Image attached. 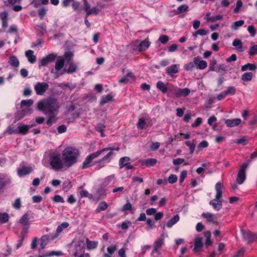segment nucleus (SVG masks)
<instances>
[{
	"mask_svg": "<svg viewBox=\"0 0 257 257\" xmlns=\"http://www.w3.org/2000/svg\"><path fill=\"white\" fill-rule=\"evenodd\" d=\"M34 103V100L32 99L28 100H22L21 102V108H23L24 106H30Z\"/></svg>",
	"mask_w": 257,
	"mask_h": 257,
	"instance_id": "nucleus-39",
	"label": "nucleus"
},
{
	"mask_svg": "<svg viewBox=\"0 0 257 257\" xmlns=\"http://www.w3.org/2000/svg\"><path fill=\"white\" fill-rule=\"evenodd\" d=\"M116 249V245H111L107 248V251L108 253H104V257H111V255L115 251Z\"/></svg>",
	"mask_w": 257,
	"mask_h": 257,
	"instance_id": "nucleus-34",
	"label": "nucleus"
},
{
	"mask_svg": "<svg viewBox=\"0 0 257 257\" xmlns=\"http://www.w3.org/2000/svg\"><path fill=\"white\" fill-rule=\"evenodd\" d=\"M245 249L242 247L239 249L237 252L233 255V257H242L243 255Z\"/></svg>",
	"mask_w": 257,
	"mask_h": 257,
	"instance_id": "nucleus-60",
	"label": "nucleus"
},
{
	"mask_svg": "<svg viewBox=\"0 0 257 257\" xmlns=\"http://www.w3.org/2000/svg\"><path fill=\"white\" fill-rule=\"evenodd\" d=\"M157 162V160L156 159L150 158L146 160H144L142 161V164L143 165H146L147 167L154 166Z\"/></svg>",
	"mask_w": 257,
	"mask_h": 257,
	"instance_id": "nucleus-26",
	"label": "nucleus"
},
{
	"mask_svg": "<svg viewBox=\"0 0 257 257\" xmlns=\"http://www.w3.org/2000/svg\"><path fill=\"white\" fill-rule=\"evenodd\" d=\"M119 150V148H118V147H117L115 149L114 148H112V147H107V148H103L102 150L97 151L93 153H91L86 158L85 161H84V162L82 164V168L86 169V168H88L89 167H90L91 166L90 164L92 162V160L93 159L98 157L103 152L108 151H112V150L118 151Z\"/></svg>",
	"mask_w": 257,
	"mask_h": 257,
	"instance_id": "nucleus-4",
	"label": "nucleus"
},
{
	"mask_svg": "<svg viewBox=\"0 0 257 257\" xmlns=\"http://www.w3.org/2000/svg\"><path fill=\"white\" fill-rule=\"evenodd\" d=\"M113 97L111 93L108 94L106 95L103 96L101 97L100 103L101 105H103L110 101Z\"/></svg>",
	"mask_w": 257,
	"mask_h": 257,
	"instance_id": "nucleus-31",
	"label": "nucleus"
},
{
	"mask_svg": "<svg viewBox=\"0 0 257 257\" xmlns=\"http://www.w3.org/2000/svg\"><path fill=\"white\" fill-rule=\"evenodd\" d=\"M244 23L243 20L235 21L231 26V28L233 30H237L239 27L242 26Z\"/></svg>",
	"mask_w": 257,
	"mask_h": 257,
	"instance_id": "nucleus-42",
	"label": "nucleus"
},
{
	"mask_svg": "<svg viewBox=\"0 0 257 257\" xmlns=\"http://www.w3.org/2000/svg\"><path fill=\"white\" fill-rule=\"evenodd\" d=\"M9 220V215L7 213H0V222L5 223Z\"/></svg>",
	"mask_w": 257,
	"mask_h": 257,
	"instance_id": "nucleus-45",
	"label": "nucleus"
},
{
	"mask_svg": "<svg viewBox=\"0 0 257 257\" xmlns=\"http://www.w3.org/2000/svg\"><path fill=\"white\" fill-rule=\"evenodd\" d=\"M188 10L189 7L187 5H182L175 11V13L176 14L178 15L187 12Z\"/></svg>",
	"mask_w": 257,
	"mask_h": 257,
	"instance_id": "nucleus-36",
	"label": "nucleus"
},
{
	"mask_svg": "<svg viewBox=\"0 0 257 257\" xmlns=\"http://www.w3.org/2000/svg\"><path fill=\"white\" fill-rule=\"evenodd\" d=\"M248 54L250 56H253L257 54V45L250 47L248 51Z\"/></svg>",
	"mask_w": 257,
	"mask_h": 257,
	"instance_id": "nucleus-50",
	"label": "nucleus"
},
{
	"mask_svg": "<svg viewBox=\"0 0 257 257\" xmlns=\"http://www.w3.org/2000/svg\"><path fill=\"white\" fill-rule=\"evenodd\" d=\"M245 172L246 170L239 168L236 177V182L238 184H241L244 181L246 178Z\"/></svg>",
	"mask_w": 257,
	"mask_h": 257,
	"instance_id": "nucleus-12",
	"label": "nucleus"
},
{
	"mask_svg": "<svg viewBox=\"0 0 257 257\" xmlns=\"http://www.w3.org/2000/svg\"><path fill=\"white\" fill-rule=\"evenodd\" d=\"M223 18V16L221 15H217L215 16H211L209 19L210 21L211 22H214L216 21L221 20Z\"/></svg>",
	"mask_w": 257,
	"mask_h": 257,
	"instance_id": "nucleus-61",
	"label": "nucleus"
},
{
	"mask_svg": "<svg viewBox=\"0 0 257 257\" xmlns=\"http://www.w3.org/2000/svg\"><path fill=\"white\" fill-rule=\"evenodd\" d=\"M242 6V3L240 0H238L236 2V7L233 10V12L235 14L238 13L240 10V8Z\"/></svg>",
	"mask_w": 257,
	"mask_h": 257,
	"instance_id": "nucleus-55",
	"label": "nucleus"
},
{
	"mask_svg": "<svg viewBox=\"0 0 257 257\" xmlns=\"http://www.w3.org/2000/svg\"><path fill=\"white\" fill-rule=\"evenodd\" d=\"M130 161V158L128 157H124L121 158L119 161V168L120 169H122V168L126 166V165L129 163Z\"/></svg>",
	"mask_w": 257,
	"mask_h": 257,
	"instance_id": "nucleus-32",
	"label": "nucleus"
},
{
	"mask_svg": "<svg viewBox=\"0 0 257 257\" xmlns=\"http://www.w3.org/2000/svg\"><path fill=\"white\" fill-rule=\"evenodd\" d=\"M202 122V119L201 117H197L195 121L192 124L193 127H197L199 126Z\"/></svg>",
	"mask_w": 257,
	"mask_h": 257,
	"instance_id": "nucleus-57",
	"label": "nucleus"
},
{
	"mask_svg": "<svg viewBox=\"0 0 257 257\" xmlns=\"http://www.w3.org/2000/svg\"><path fill=\"white\" fill-rule=\"evenodd\" d=\"M6 6H8L10 5H13L16 3L20 4L21 0H4Z\"/></svg>",
	"mask_w": 257,
	"mask_h": 257,
	"instance_id": "nucleus-51",
	"label": "nucleus"
},
{
	"mask_svg": "<svg viewBox=\"0 0 257 257\" xmlns=\"http://www.w3.org/2000/svg\"><path fill=\"white\" fill-rule=\"evenodd\" d=\"M37 108L45 113H53L54 111L58 110L59 103L56 98L50 97L47 99L39 101L38 103Z\"/></svg>",
	"mask_w": 257,
	"mask_h": 257,
	"instance_id": "nucleus-2",
	"label": "nucleus"
},
{
	"mask_svg": "<svg viewBox=\"0 0 257 257\" xmlns=\"http://www.w3.org/2000/svg\"><path fill=\"white\" fill-rule=\"evenodd\" d=\"M187 175V172L186 170H184L181 172L180 176V179H179V182L180 184L182 183L185 179V178L186 177Z\"/></svg>",
	"mask_w": 257,
	"mask_h": 257,
	"instance_id": "nucleus-59",
	"label": "nucleus"
},
{
	"mask_svg": "<svg viewBox=\"0 0 257 257\" xmlns=\"http://www.w3.org/2000/svg\"><path fill=\"white\" fill-rule=\"evenodd\" d=\"M146 124V120L144 118H141L139 119L138 123H137V127L138 128L143 129L144 128Z\"/></svg>",
	"mask_w": 257,
	"mask_h": 257,
	"instance_id": "nucleus-48",
	"label": "nucleus"
},
{
	"mask_svg": "<svg viewBox=\"0 0 257 257\" xmlns=\"http://www.w3.org/2000/svg\"><path fill=\"white\" fill-rule=\"evenodd\" d=\"M241 122L240 118H234L233 119H227L225 120V123L228 127H233L237 126Z\"/></svg>",
	"mask_w": 257,
	"mask_h": 257,
	"instance_id": "nucleus-16",
	"label": "nucleus"
},
{
	"mask_svg": "<svg viewBox=\"0 0 257 257\" xmlns=\"http://www.w3.org/2000/svg\"><path fill=\"white\" fill-rule=\"evenodd\" d=\"M203 245V243L202 242V237H197L194 239V250L195 251H199L200 250V248H201Z\"/></svg>",
	"mask_w": 257,
	"mask_h": 257,
	"instance_id": "nucleus-18",
	"label": "nucleus"
},
{
	"mask_svg": "<svg viewBox=\"0 0 257 257\" xmlns=\"http://www.w3.org/2000/svg\"><path fill=\"white\" fill-rule=\"evenodd\" d=\"M150 45V42L147 40H145L141 42L140 44L138 46V49L139 52L143 51L148 49Z\"/></svg>",
	"mask_w": 257,
	"mask_h": 257,
	"instance_id": "nucleus-22",
	"label": "nucleus"
},
{
	"mask_svg": "<svg viewBox=\"0 0 257 257\" xmlns=\"http://www.w3.org/2000/svg\"><path fill=\"white\" fill-rule=\"evenodd\" d=\"M164 244V235H161L159 238H158L154 243V248L153 252H157L160 254V250L162 246Z\"/></svg>",
	"mask_w": 257,
	"mask_h": 257,
	"instance_id": "nucleus-7",
	"label": "nucleus"
},
{
	"mask_svg": "<svg viewBox=\"0 0 257 257\" xmlns=\"http://www.w3.org/2000/svg\"><path fill=\"white\" fill-rule=\"evenodd\" d=\"M33 171V168L31 166L21 165L18 169V174L20 176H24L28 175Z\"/></svg>",
	"mask_w": 257,
	"mask_h": 257,
	"instance_id": "nucleus-8",
	"label": "nucleus"
},
{
	"mask_svg": "<svg viewBox=\"0 0 257 257\" xmlns=\"http://www.w3.org/2000/svg\"><path fill=\"white\" fill-rule=\"evenodd\" d=\"M179 216L177 214L175 215L173 218L171 219L167 223V226L168 227H171L173 225L176 224L179 220Z\"/></svg>",
	"mask_w": 257,
	"mask_h": 257,
	"instance_id": "nucleus-37",
	"label": "nucleus"
},
{
	"mask_svg": "<svg viewBox=\"0 0 257 257\" xmlns=\"http://www.w3.org/2000/svg\"><path fill=\"white\" fill-rule=\"evenodd\" d=\"M198 63V56L194 58L193 62H189L187 63L185 66L184 68L186 70L190 71L191 70L195 65H197Z\"/></svg>",
	"mask_w": 257,
	"mask_h": 257,
	"instance_id": "nucleus-19",
	"label": "nucleus"
},
{
	"mask_svg": "<svg viewBox=\"0 0 257 257\" xmlns=\"http://www.w3.org/2000/svg\"><path fill=\"white\" fill-rule=\"evenodd\" d=\"M87 248L93 249L97 247L98 242L96 241H90L88 238L86 240Z\"/></svg>",
	"mask_w": 257,
	"mask_h": 257,
	"instance_id": "nucleus-30",
	"label": "nucleus"
},
{
	"mask_svg": "<svg viewBox=\"0 0 257 257\" xmlns=\"http://www.w3.org/2000/svg\"><path fill=\"white\" fill-rule=\"evenodd\" d=\"M100 11V9H99L96 7H93L91 9H90V11H89L87 12V16L92 15V14L97 15L99 13Z\"/></svg>",
	"mask_w": 257,
	"mask_h": 257,
	"instance_id": "nucleus-52",
	"label": "nucleus"
},
{
	"mask_svg": "<svg viewBox=\"0 0 257 257\" xmlns=\"http://www.w3.org/2000/svg\"><path fill=\"white\" fill-rule=\"evenodd\" d=\"M177 176L176 175L172 174L168 178V181L170 183L173 184L177 182Z\"/></svg>",
	"mask_w": 257,
	"mask_h": 257,
	"instance_id": "nucleus-58",
	"label": "nucleus"
},
{
	"mask_svg": "<svg viewBox=\"0 0 257 257\" xmlns=\"http://www.w3.org/2000/svg\"><path fill=\"white\" fill-rule=\"evenodd\" d=\"M79 155V151L78 149L72 147L66 148L62 153L65 167L69 168L75 164Z\"/></svg>",
	"mask_w": 257,
	"mask_h": 257,
	"instance_id": "nucleus-1",
	"label": "nucleus"
},
{
	"mask_svg": "<svg viewBox=\"0 0 257 257\" xmlns=\"http://www.w3.org/2000/svg\"><path fill=\"white\" fill-rule=\"evenodd\" d=\"M49 85L46 82H38L34 86V89L37 95H42L48 89Z\"/></svg>",
	"mask_w": 257,
	"mask_h": 257,
	"instance_id": "nucleus-6",
	"label": "nucleus"
},
{
	"mask_svg": "<svg viewBox=\"0 0 257 257\" xmlns=\"http://www.w3.org/2000/svg\"><path fill=\"white\" fill-rule=\"evenodd\" d=\"M56 56L53 54H50L44 57L40 61V66H46L49 63L55 61Z\"/></svg>",
	"mask_w": 257,
	"mask_h": 257,
	"instance_id": "nucleus-13",
	"label": "nucleus"
},
{
	"mask_svg": "<svg viewBox=\"0 0 257 257\" xmlns=\"http://www.w3.org/2000/svg\"><path fill=\"white\" fill-rule=\"evenodd\" d=\"M201 216L204 218H205L207 220V221L211 222V223H215V220L214 219V215L209 212L207 213H203L201 215Z\"/></svg>",
	"mask_w": 257,
	"mask_h": 257,
	"instance_id": "nucleus-33",
	"label": "nucleus"
},
{
	"mask_svg": "<svg viewBox=\"0 0 257 257\" xmlns=\"http://www.w3.org/2000/svg\"><path fill=\"white\" fill-rule=\"evenodd\" d=\"M256 69V66L254 64L247 63L241 67V70L242 71H245L248 69L250 70H255Z\"/></svg>",
	"mask_w": 257,
	"mask_h": 257,
	"instance_id": "nucleus-38",
	"label": "nucleus"
},
{
	"mask_svg": "<svg viewBox=\"0 0 257 257\" xmlns=\"http://www.w3.org/2000/svg\"><path fill=\"white\" fill-rule=\"evenodd\" d=\"M69 66L67 69H65L63 73H60V75L64 74L65 72L67 73H72L76 71L77 69V66L73 62H70L68 64Z\"/></svg>",
	"mask_w": 257,
	"mask_h": 257,
	"instance_id": "nucleus-23",
	"label": "nucleus"
},
{
	"mask_svg": "<svg viewBox=\"0 0 257 257\" xmlns=\"http://www.w3.org/2000/svg\"><path fill=\"white\" fill-rule=\"evenodd\" d=\"M32 128V126H28V125L24 124H20L18 127L16 129L15 134H21L23 135H26L28 133L29 129Z\"/></svg>",
	"mask_w": 257,
	"mask_h": 257,
	"instance_id": "nucleus-9",
	"label": "nucleus"
},
{
	"mask_svg": "<svg viewBox=\"0 0 257 257\" xmlns=\"http://www.w3.org/2000/svg\"><path fill=\"white\" fill-rule=\"evenodd\" d=\"M222 189L223 186L221 183L217 182L215 185V190L216 191L215 198L211 200L209 202V204L212 205L213 208L217 211L220 210L222 206V201L220 200L222 197Z\"/></svg>",
	"mask_w": 257,
	"mask_h": 257,
	"instance_id": "nucleus-5",
	"label": "nucleus"
},
{
	"mask_svg": "<svg viewBox=\"0 0 257 257\" xmlns=\"http://www.w3.org/2000/svg\"><path fill=\"white\" fill-rule=\"evenodd\" d=\"M232 45L236 47V50L240 52L244 51V49L242 47V43L241 41L238 39H236L233 40L232 42Z\"/></svg>",
	"mask_w": 257,
	"mask_h": 257,
	"instance_id": "nucleus-25",
	"label": "nucleus"
},
{
	"mask_svg": "<svg viewBox=\"0 0 257 257\" xmlns=\"http://www.w3.org/2000/svg\"><path fill=\"white\" fill-rule=\"evenodd\" d=\"M62 254L61 251H51L49 252L46 253L44 255L40 256L39 257H49L53 255L59 256Z\"/></svg>",
	"mask_w": 257,
	"mask_h": 257,
	"instance_id": "nucleus-43",
	"label": "nucleus"
},
{
	"mask_svg": "<svg viewBox=\"0 0 257 257\" xmlns=\"http://www.w3.org/2000/svg\"><path fill=\"white\" fill-rule=\"evenodd\" d=\"M190 93V90L187 88L181 89L180 88L175 89V97H185L188 96Z\"/></svg>",
	"mask_w": 257,
	"mask_h": 257,
	"instance_id": "nucleus-10",
	"label": "nucleus"
},
{
	"mask_svg": "<svg viewBox=\"0 0 257 257\" xmlns=\"http://www.w3.org/2000/svg\"><path fill=\"white\" fill-rule=\"evenodd\" d=\"M247 31L250 34V36L253 37L256 34V30L252 25L248 26Z\"/></svg>",
	"mask_w": 257,
	"mask_h": 257,
	"instance_id": "nucleus-56",
	"label": "nucleus"
},
{
	"mask_svg": "<svg viewBox=\"0 0 257 257\" xmlns=\"http://www.w3.org/2000/svg\"><path fill=\"white\" fill-rule=\"evenodd\" d=\"M169 37L167 35H162L159 40L162 44H165L169 41Z\"/></svg>",
	"mask_w": 257,
	"mask_h": 257,
	"instance_id": "nucleus-64",
	"label": "nucleus"
},
{
	"mask_svg": "<svg viewBox=\"0 0 257 257\" xmlns=\"http://www.w3.org/2000/svg\"><path fill=\"white\" fill-rule=\"evenodd\" d=\"M13 207L16 209H20L21 207V202L20 198H17L15 200L13 204Z\"/></svg>",
	"mask_w": 257,
	"mask_h": 257,
	"instance_id": "nucleus-62",
	"label": "nucleus"
},
{
	"mask_svg": "<svg viewBox=\"0 0 257 257\" xmlns=\"http://www.w3.org/2000/svg\"><path fill=\"white\" fill-rule=\"evenodd\" d=\"M49 163L51 168L55 171H60L65 167L62 156L58 152L51 153L49 156Z\"/></svg>",
	"mask_w": 257,
	"mask_h": 257,
	"instance_id": "nucleus-3",
	"label": "nucleus"
},
{
	"mask_svg": "<svg viewBox=\"0 0 257 257\" xmlns=\"http://www.w3.org/2000/svg\"><path fill=\"white\" fill-rule=\"evenodd\" d=\"M178 72V65L176 64L172 65L166 69V73L170 76L173 74Z\"/></svg>",
	"mask_w": 257,
	"mask_h": 257,
	"instance_id": "nucleus-24",
	"label": "nucleus"
},
{
	"mask_svg": "<svg viewBox=\"0 0 257 257\" xmlns=\"http://www.w3.org/2000/svg\"><path fill=\"white\" fill-rule=\"evenodd\" d=\"M113 155L114 153L112 152H109L106 155H105L103 157H102L96 163L100 165L105 163H108L110 162Z\"/></svg>",
	"mask_w": 257,
	"mask_h": 257,
	"instance_id": "nucleus-15",
	"label": "nucleus"
},
{
	"mask_svg": "<svg viewBox=\"0 0 257 257\" xmlns=\"http://www.w3.org/2000/svg\"><path fill=\"white\" fill-rule=\"evenodd\" d=\"M25 55L28 58V61L31 63H34L36 61V57L34 55L33 51L31 50H27L25 52Z\"/></svg>",
	"mask_w": 257,
	"mask_h": 257,
	"instance_id": "nucleus-21",
	"label": "nucleus"
},
{
	"mask_svg": "<svg viewBox=\"0 0 257 257\" xmlns=\"http://www.w3.org/2000/svg\"><path fill=\"white\" fill-rule=\"evenodd\" d=\"M197 66L200 69H204L207 67V63L204 60H200L199 58L198 57V63Z\"/></svg>",
	"mask_w": 257,
	"mask_h": 257,
	"instance_id": "nucleus-46",
	"label": "nucleus"
},
{
	"mask_svg": "<svg viewBox=\"0 0 257 257\" xmlns=\"http://www.w3.org/2000/svg\"><path fill=\"white\" fill-rule=\"evenodd\" d=\"M73 54L71 52H65L63 57H60L61 58L64 59V62H65L67 64L73 62Z\"/></svg>",
	"mask_w": 257,
	"mask_h": 257,
	"instance_id": "nucleus-28",
	"label": "nucleus"
},
{
	"mask_svg": "<svg viewBox=\"0 0 257 257\" xmlns=\"http://www.w3.org/2000/svg\"><path fill=\"white\" fill-rule=\"evenodd\" d=\"M6 184V181L4 176L0 174V194L3 192V190Z\"/></svg>",
	"mask_w": 257,
	"mask_h": 257,
	"instance_id": "nucleus-40",
	"label": "nucleus"
},
{
	"mask_svg": "<svg viewBox=\"0 0 257 257\" xmlns=\"http://www.w3.org/2000/svg\"><path fill=\"white\" fill-rule=\"evenodd\" d=\"M226 93V95H234L236 93V88L234 87L230 86L226 90L224 91Z\"/></svg>",
	"mask_w": 257,
	"mask_h": 257,
	"instance_id": "nucleus-49",
	"label": "nucleus"
},
{
	"mask_svg": "<svg viewBox=\"0 0 257 257\" xmlns=\"http://www.w3.org/2000/svg\"><path fill=\"white\" fill-rule=\"evenodd\" d=\"M243 237L244 239L247 241L248 243H251L255 238H257V234L251 232H244Z\"/></svg>",
	"mask_w": 257,
	"mask_h": 257,
	"instance_id": "nucleus-14",
	"label": "nucleus"
},
{
	"mask_svg": "<svg viewBox=\"0 0 257 257\" xmlns=\"http://www.w3.org/2000/svg\"><path fill=\"white\" fill-rule=\"evenodd\" d=\"M64 66V60L60 57L57 60L55 69L57 71L60 70Z\"/></svg>",
	"mask_w": 257,
	"mask_h": 257,
	"instance_id": "nucleus-35",
	"label": "nucleus"
},
{
	"mask_svg": "<svg viewBox=\"0 0 257 257\" xmlns=\"http://www.w3.org/2000/svg\"><path fill=\"white\" fill-rule=\"evenodd\" d=\"M9 63L14 68H18L20 65V62L18 58L14 55L11 56L9 57Z\"/></svg>",
	"mask_w": 257,
	"mask_h": 257,
	"instance_id": "nucleus-20",
	"label": "nucleus"
},
{
	"mask_svg": "<svg viewBox=\"0 0 257 257\" xmlns=\"http://www.w3.org/2000/svg\"><path fill=\"white\" fill-rule=\"evenodd\" d=\"M80 195L81 197H89L91 198L92 195L88 193V192L85 190H83L80 192Z\"/></svg>",
	"mask_w": 257,
	"mask_h": 257,
	"instance_id": "nucleus-63",
	"label": "nucleus"
},
{
	"mask_svg": "<svg viewBox=\"0 0 257 257\" xmlns=\"http://www.w3.org/2000/svg\"><path fill=\"white\" fill-rule=\"evenodd\" d=\"M53 201L55 202H61L64 203L65 201L64 199L59 195H56L53 198Z\"/></svg>",
	"mask_w": 257,
	"mask_h": 257,
	"instance_id": "nucleus-54",
	"label": "nucleus"
},
{
	"mask_svg": "<svg viewBox=\"0 0 257 257\" xmlns=\"http://www.w3.org/2000/svg\"><path fill=\"white\" fill-rule=\"evenodd\" d=\"M157 88L158 90L161 91L163 93L167 92L168 89L164 82L161 81H159L156 84Z\"/></svg>",
	"mask_w": 257,
	"mask_h": 257,
	"instance_id": "nucleus-27",
	"label": "nucleus"
},
{
	"mask_svg": "<svg viewBox=\"0 0 257 257\" xmlns=\"http://www.w3.org/2000/svg\"><path fill=\"white\" fill-rule=\"evenodd\" d=\"M168 90L167 92H168V95H170L173 96V97H175V89L176 88H178V87H174V86H168Z\"/></svg>",
	"mask_w": 257,
	"mask_h": 257,
	"instance_id": "nucleus-53",
	"label": "nucleus"
},
{
	"mask_svg": "<svg viewBox=\"0 0 257 257\" xmlns=\"http://www.w3.org/2000/svg\"><path fill=\"white\" fill-rule=\"evenodd\" d=\"M51 235H54V234L51 233L50 234L43 235L41 237L40 246L42 249H44L48 243L50 239H51Z\"/></svg>",
	"mask_w": 257,
	"mask_h": 257,
	"instance_id": "nucleus-17",
	"label": "nucleus"
},
{
	"mask_svg": "<svg viewBox=\"0 0 257 257\" xmlns=\"http://www.w3.org/2000/svg\"><path fill=\"white\" fill-rule=\"evenodd\" d=\"M69 225V224L67 222H64L59 225L57 229L56 232L54 235H51V239L54 240L58 237L59 234L63 231L64 229L67 228Z\"/></svg>",
	"mask_w": 257,
	"mask_h": 257,
	"instance_id": "nucleus-11",
	"label": "nucleus"
},
{
	"mask_svg": "<svg viewBox=\"0 0 257 257\" xmlns=\"http://www.w3.org/2000/svg\"><path fill=\"white\" fill-rule=\"evenodd\" d=\"M29 217L27 213L24 214L19 220V223L23 226H26L29 225Z\"/></svg>",
	"mask_w": 257,
	"mask_h": 257,
	"instance_id": "nucleus-29",
	"label": "nucleus"
},
{
	"mask_svg": "<svg viewBox=\"0 0 257 257\" xmlns=\"http://www.w3.org/2000/svg\"><path fill=\"white\" fill-rule=\"evenodd\" d=\"M185 144L189 147L190 154H192L195 149V144L194 143H192L190 141H187L185 142Z\"/></svg>",
	"mask_w": 257,
	"mask_h": 257,
	"instance_id": "nucleus-44",
	"label": "nucleus"
},
{
	"mask_svg": "<svg viewBox=\"0 0 257 257\" xmlns=\"http://www.w3.org/2000/svg\"><path fill=\"white\" fill-rule=\"evenodd\" d=\"M107 204L105 201L101 202L97 209L98 212L105 210L107 208Z\"/></svg>",
	"mask_w": 257,
	"mask_h": 257,
	"instance_id": "nucleus-47",
	"label": "nucleus"
},
{
	"mask_svg": "<svg viewBox=\"0 0 257 257\" xmlns=\"http://www.w3.org/2000/svg\"><path fill=\"white\" fill-rule=\"evenodd\" d=\"M253 74L251 72H246L244 73L242 76L241 79L244 81H248L251 80Z\"/></svg>",
	"mask_w": 257,
	"mask_h": 257,
	"instance_id": "nucleus-41",
	"label": "nucleus"
}]
</instances>
